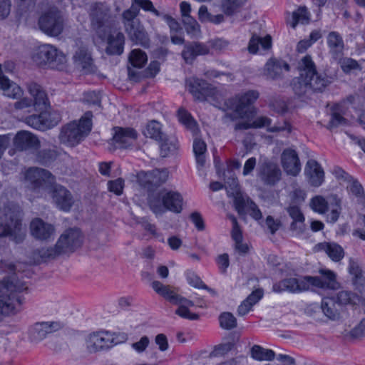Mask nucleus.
<instances>
[{
  "label": "nucleus",
  "mask_w": 365,
  "mask_h": 365,
  "mask_svg": "<svg viewBox=\"0 0 365 365\" xmlns=\"http://www.w3.org/2000/svg\"><path fill=\"white\" fill-rule=\"evenodd\" d=\"M300 75L291 83L294 93L299 96H309L313 93H322L332 82L333 78L319 73L309 55L304 56L299 62Z\"/></svg>",
  "instance_id": "f257e3e1"
},
{
  "label": "nucleus",
  "mask_w": 365,
  "mask_h": 365,
  "mask_svg": "<svg viewBox=\"0 0 365 365\" xmlns=\"http://www.w3.org/2000/svg\"><path fill=\"white\" fill-rule=\"evenodd\" d=\"M26 289L25 282L15 274L0 281V320L19 312L24 301L21 293Z\"/></svg>",
  "instance_id": "f03ea898"
},
{
  "label": "nucleus",
  "mask_w": 365,
  "mask_h": 365,
  "mask_svg": "<svg viewBox=\"0 0 365 365\" xmlns=\"http://www.w3.org/2000/svg\"><path fill=\"white\" fill-rule=\"evenodd\" d=\"M148 206L156 215H163L167 210L178 214L182 210L183 197L177 191L163 189L149 195Z\"/></svg>",
  "instance_id": "7ed1b4c3"
},
{
  "label": "nucleus",
  "mask_w": 365,
  "mask_h": 365,
  "mask_svg": "<svg viewBox=\"0 0 365 365\" xmlns=\"http://www.w3.org/2000/svg\"><path fill=\"white\" fill-rule=\"evenodd\" d=\"M91 120L86 118L80 120L79 123L73 122L61 128L59 140L70 146H75L83 140L91 130Z\"/></svg>",
  "instance_id": "20e7f679"
},
{
  "label": "nucleus",
  "mask_w": 365,
  "mask_h": 365,
  "mask_svg": "<svg viewBox=\"0 0 365 365\" xmlns=\"http://www.w3.org/2000/svg\"><path fill=\"white\" fill-rule=\"evenodd\" d=\"M38 25L43 34L56 37L61 34L64 29L65 18L60 10L52 8L40 16Z\"/></svg>",
  "instance_id": "39448f33"
},
{
  "label": "nucleus",
  "mask_w": 365,
  "mask_h": 365,
  "mask_svg": "<svg viewBox=\"0 0 365 365\" xmlns=\"http://www.w3.org/2000/svg\"><path fill=\"white\" fill-rule=\"evenodd\" d=\"M21 213L19 208L16 206L8 207L5 210L4 217L6 222H4L0 219V237L4 236H15L16 242L22 240L21 232Z\"/></svg>",
  "instance_id": "423d86ee"
},
{
  "label": "nucleus",
  "mask_w": 365,
  "mask_h": 365,
  "mask_svg": "<svg viewBox=\"0 0 365 365\" xmlns=\"http://www.w3.org/2000/svg\"><path fill=\"white\" fill-rule=\"evenodd\" d=\"M259 98V93L257 91L250 90L245 93L227 100V105L233 109V113H226L225 117L231 120L237 118H243L247 113L250 106L253 104Z\"/></svg>",
  "instance_id": "0eeeda50"
},
{
  "label": "nucleus",
  "mask_w": 365,
  "mask_h": 365,
  "mask_svg": "<svg viewBox=\"0 0 365 365\" xmlns=\"http://www.w3.org/2000/svg\"><path fill=\"white\" fill-rule=\"evenodd\" d=\"M25 180L31 189L39 191L48 190L56 181V177L48 170L40 168H29L25 173Z\"/></svg>",
  "instance_id": "6e6552de"
},
{
  "label": "nucleus",
  "mask_w": 365,
  "mask_h": 365,
  "mask_svg": "<svg viewBox=\"0 0 365 365\" xmlns=\"http://www.w3.org/2000/svg\"><path fill=\"white\" fill-rule=\"evenodd\" d=\"M34 60L39 64H48L52 68L61 69L66 62V56L56 47L45 44L38 48Z\"/></svg>",
  "instance_id": "1a4fd4ad"
},
{
  "label": "nucleus",
  "mask_w": 365,
  "mask_h": 365,
  "mask_svg": "<svg viewBox=\"0 0 365 365\" xmlns=\"http://www.w3.org/2000/svg\"><path fill=\"white\" fill-rule=\"evenodd\" d=\"M282 170L277 163L264 159L260 161L257 170V176L263 185L274 186L282 179Z\"/></svg>",
  "instance_id": "9d476101"
},
{
  "label": "nucleus",
  "mask_w": 365,
  "mask_h": 365,
  "mask_svg": "<svg viewBox=\"0 0 365 365\" xmlns=\"http://www.w3.org/2000/svg\"><path fill=\"white\" fill-rule=\"evenodd\" d=\"M48 192L58 209L64 212L71 210L75 201L72 193L66 187L55 181L48 187Z\"/></svg>",
  "instance_id": "9b49d317"
},
{
  "label": "nucleus",
  "mask_w": 365,
  "mask_h": 365,
  "mask_svg": "<svg viewBox=\"0 0 365 365\" xmlns=\"http://www.w3.org/2000/svg\"><path fill=\"white\" fill-rule=\"evenodd\" d=\"M86 347L89 352L96 353L108 349L116 344L113 335L105 331H96L91 334L86 339Z\"/></svg>",
  "instance_id": "f8f14e48"
},
{
  "label": "nucleus",
  "mask_w": 365,
  "mask_h": 365,
  "mask_svg": "<svg viewBox=\"0 0 365 365\" xmlns=\"http://www.w3.org/2000/svg\"><path fill=\"white\" fill-rule=\"evenodd\" d=\"M83 242V235L80 230L71 228L66 230L57 241V247L63 254L73 252L80 247Z\"/></svg>",
  "instance_id": "ddd939ff"
},
{
  "label": "nucleus",
  "mask_w": 365,
  "mask_h": 365,
  "mask_svg": "<svg viewBox=\"0 0 365 365\" xmlns=\"http://www.w3.org/2000/svg\"><path fill=\"white\" fill-rule=\"evenodd\" d=\"M309 280L306 276L297 279L294 277L285 278L276 282L272 286V290L274 292L281 293L288 292L289 293H300L309 289Z\"/></svg>",
  "instance_id": "4468645a"
},
{
  "label": "nucleus",
  "mask_w": 365,
  "mask_h": 365,
  "mask_svg": "<svg viewBox=\"0 0 365 365\" xmlns=\"http://www.w3.org/2000/svg\"><path fill=\"white\" fill-rule=\"evenodd\" d=\"M151 287L157 294L173 304L185 306L187 308L194 306L192 301L176 294L174 291L170 289V286L165 285L159 281H153L151 284Z\"/></svg>",
  "instance_id": "2eb2a0df"
},
{
  "label": "nucleus",
  "mask_w": 365,
  "mask_h": 365,
  "mask_svg": "<svg viewBox=\"0 0 365 365\" xmlns=\"http://www.w3.org/2000/svg\"><path fill=\"white\" fill-rule=\"evenodd\" d=\"M189 91L195 99L205 101L214 94L213 88L206 81L197 78H191L187 81Z\"/></svg>",
  "instance_id": "dca6fc26"
},
{
  "label": "nucleus",
  "mask_w": 365,
  "mask_h": 365,
  "mask_svg": "<svg viewBox=\"0 0 365 365\" xmlns=\"http://www.w3.org/2000/svg\"><path fill=\"white\" fill-rule=\"evenodd\" d=\"M12 139L15 149L19 151L36 150L40 147L38 138L26 130L19 131Z\"/></svg>",
  "instance_id": "f3484780"
},
{
  "label": "nucleus",
  "mask_w": 365,
  "mask_h": 365,
  "mask_svg": "<svg viewBox=\"0 0 365 365\" xmlns=\"http://www.w3.org/2000/svg\"><path fill=\"white\" fill-rule=\"evenodd\" d=\"M63 327V324L58 321L37 322L32 328L31 337L34 341H39Z\"/></svg>",
  "instance_id": "a211bd4d"
},
{
  "label": "nucleus",
  "mask_w": 365,
  "mask_h": 365,
  "mask_svg": "<svg viewBox=\"0 0 365 365\" xmlns=\"http://www.w3.org/2000/svg\"><path fill=\"white\" fill-rule=\"evenodd\" d=\"M281 163L287 175L296 176L301 170V163L295 150L286 148L281 155Z\"/></svg>",
  "instance_id": "6ab92c4d"
},
{
  "label": "nucleus",
  "mask_w": 365,
  "mask_h": 365,
  "mask_svg": "<svg viewBox=\"0 0 365 365\" xmlns=\"http://www.w3.org/2000/svg\"><path fill=\"white\" fill-rule=\"evenodd\" d=\"M289 65L284 61L271 58L264 65L263 76L269 80H277L282 78L284 70L289 71Z\"/></svg>",
  "instance_id": "aec40b11"
},
{
  "label": "nucleus",
  "mask_w": 365,
  "mask_h": 365,
  "mask_svg": "<svg viewBox=\"0 0 365 365\" xmlns=\"http://www.w3.org/2000/svg\"><path fill=\"white\" fill-rule=\"evenodd\" d=\"M27 88L33 97L32 106L36 110L44 111L50 106V103L46 91L42 87L34 82L28 83Z\"/></svg>",
  "instance_id": "412c9836"
},
{
  "label": "nucleus",
  "mask_w": 365,
  "mask_h": 365,
  "mask_svg": "<svg viewBox=\"0 0 365 365\" xmlns=\"http://www.w3.org/2000/svg\"><path fill=\"white\" fill-rule=\"evenodd\" d=\"M138 136V132L132 128H115L113 140L119 148H127L133 145Z\"/></svg>",
  "instance_id": "4be33fe9"
},
{
  "label": "nucleus",
  "mask_w": 365,
  "mask_h": 365,
  "mask_svg": "<svg viewBox=\"0 0 365 365\" xmlns=\"http://www.w3.org/2000/svg\"><path fill=\"white\" fill-rule=\"evenodd\" d=\"M321 277L306 276L309 280V287L314 286L322 289H336L338 288V283L336 281L335 274L329 270L321 269Z\"/></svg>",
  "instance_id": "5701e85b"
},
{
  "label": "nucleus",
  "mask_w": 365,
  "mask_h": 365,
  "mask_svg": "<svg viewBox=\"0 0 365 365\" xmlns=\"http://www.w3.org/2000/svg\"><path fill=\"white\" fill-rule=\"evenodd\" d=\"M286 211L292 220L289 230L297 235L302 234L305 230V217L300 207L290 205L286 208Z\"/></svg>",
  "instance_id": "b1692460"
},
{
  "label": "nucleus",
  "mask_w": 365,
  "mask_h": 365,
  "mask_svg": "<svg viewBox=\"0 0 365 365\" xmlns=\"http://www.w3.org/2000/svg\"><path fill=\"white\" fill-rule=\"evenodd\" d=\"M31 235L40 240H48L54 234V227L52 225L44 222L41 219L36 218L31 222Z\"/></svg>",
  "instance_id": "393cba45"
},
{
  "label": "nucleus",
  "mask_w": 365,
  "mask_h": 365,
  "mask_svg": "<svg viewBox=\"0 0 365 365\" xmlns=\"http://www.w3.org/2000/svg\"><path fill=\"white\" fill-rule=\"evenodd\" d=\"M209 48L200 42H189L185 44L182 51V56L187 63H192L197 56L206 55L209 53Z\"/></svg>",
  "instance_id": "a878e982"
},
{
  "label": "nucleus",
  "mask_w": 365,
  "mask_h": 365,
  "mask_svg": "<svg viewBox=\"0 0 365 365\" xmlns=\"http://www.w3.org/2000/svg\"><path fill=\"white\" fill-rule=\"evenodd\" d=\"M108 13V9L102 3L97 2L91 6L89 16L94 30L97 31L103 26Z\"/></svg>",
  "instance_id": "bb28decb"
},
{
  "label": "nucleus",
  "mask_w": 365,
  "mask_h": 365,
  "mask_svg": "<svg viewBox=\"0 0 365 365\" xmlns=\"http://www.w3.org/2000/svg\"><path fill=\"white\" fill-rule=\"evenodd\" d=\"M305 173L312 186L319 187L322 184L324 173L321 165L316 160H309L307 161Z\"/></svg>",
  "instance_id": "cd10ccee"
},
{
  "label": "nucleus",
  "mask_w": 365,
  "mask_h": 365,
  "mask_svg": "<svg viewBox=\"0 0 365 365\" xmlns=\"http://www.w3.org/2000/svg\"><path fill=\"white\" fill-rule=\"evenodd\" d=\"M345 184L350 199L356 200L358 204L362 206H365V190L361 182L352 176Z\"/></svg>",
  "instance_id": "c85d7f7f"
},
{
  "label": "nucleus",
  "mask_w": 365,
  "mask_h": 365,
  "mask_svg": "<svg viewBox=\"0 0 365 365\" xmlns=\"http://www.w3.org/2000/svg\"><path fill=\"white\" fill-rule=\"evenodd\" d=\"M0 88L3 91L4 95L13 98L18 99L23 96V91L16 83L10 81L4 75L0 64Z\"/></svg>",
  "instance_id": "c756f323"
},
{
  "label": "nucleus",
  "mask_w": 365,
  "mask_h": 365,
  "mask_svg": "<svg viewBox=\"0 0 365 365\" xmlns=\"http://www.w3.org/2000/svg\"><path fill=\"white\" fill-rule=\"evenodd\" d=\"M141 175L145 178L144 185L158 187L167 180L168 171L167 169H155L148 172H141L139 176Z\"/></svg>",
  "instance_id": "7c9ffc66"
},
{
  "label": "nucleus",
  "mask_w": 365,
  "mask_h": 365,
  "mask_svg": "<svg viewBox=\"0 0 365 365\" xmlns=\"http://www.w3.org/2000/svg\"><path fill=\"white\" fill-rule=\"evenodd\" d=\"M331 118L326 126L327 129L332 130L340 125L348 124V120L344 117L346 109L342 103H335L331 107Z\"/></svg>",
  "instance_id": "2f4dec72"
},
{
  "label": "nucleus",
  "mask_w": 365,
  "mask_h": 365,
  "mask_svg": "<svg viewBox=\"0 0 365 365\" xmlns=\"http://www.w3.org/2000/svg\"><path fill=\"white\" fill-rule=\"evenodd\" d=\"M327 45L329 53L337 59L343 55L344 43L342 36L336 31H331L327 36Z\"/></svg>",
  "instance_id": "473e14b6"
},
{
  "label": "nucleus",
  "mask_w": 365,
  "mask_h": 365,
  "mask_svg": "<svg viewBox=\"0 0 365 365\" xmlns=\"http://www.w3.org/2000/svg\"><path fill=\"white\" fill-rule=\"evenodd\" d=\"M129 38L136 45H140L144 48H148L150 45V39L148 34L140 23L135 25L131 29H125Z\"/></svg>",
  "instance_id": "72a5a7b5"
},
{
  "label": "nucleus",
  "mask_w": 365,
  "mask_h": 365,
  "mask_svg": "<svg viewBox=\"0 0 365 365\" xmlns=\"http://www.w3.org/2000/svg\"><path fill=\"white\" fill-rule=\"evenodd\" d=\"M125 36L121 32L115 36L109 35L107 39L106 52L108 55H120L123 52Z\"/></svg>",
  "instance_id": "f704fd0d"
},
{
  "label": "nucleus",
  "mask_w": 365,
  "mask_h": 365,
  "mask_svg": "<svg viewBox=\"0 0 365 365\" xmlns=\"http://www.w3.org/2000/svg\"><path fill=\"white\" fill-rule=\"evenodd\" d=\"M318 250L324 252L333 261H340L344 255L343 248L335 242H322L316 245Z\"/></svg>",
  "instance_id": "c9c22d12"
},
{
  "label": "nucleus",
  "mask_w": 365,
  "mask_h": 365,
  "mask_svg": "<svg viewBox=\"0 0 365 365\" xmlns=\"http://www.w3.org/2000/svg\"><path fill=\"white\" fill-rule=\"evenodd\" d=\"M75 61L81 66L86 73L94 71L93 59L90 53L85 48H79L73 56Z\"/></svg>",
  "instance_id": "e433bc0d"
},
{
  "label": "nucleus",
  "mask_w": 365,
  "mask_h": 365,
  "mask_svg": "<svg viewBox=\"0 0 365 365\" xmlns=\"http://www.w3.org/2000/svg\"><path fill=\"white\" fill-rule=\"evenodd\" d=\"M259 46H261L262 48L267 51L272 47V38L269 35H267L265 37L262 38L256 34L252 35L248 45V51L250 53H256L259 50Z\"/></svg>",
  "instance_id": "4c0bfd02"
},
{
  "label": "nucleus",
  "mask_w": 365,
  "mask_h": 365,
  "mask_svg": "<svg viewBox=\"0 0 365 365\" xmlns=\"http://www.w3.org/2000/svg\"><path fill=\"white\" fill-rule=\"evenodd\" d=\"M143 135L146 138H150L156 141L163 140L165 137L162 132L161 125L157 120H153L149 121L143 130Z\"/></svg>",
  "instance_id": "58836bf2"
},
{
  "label": "nucleus",
  "mask_w": 365,
  "mask_h": 365,
  "mask_svg": "<svg viewBox=\"0 0 365 365\" xmlns=\"http://www.w3.org/2000/svg\"><path fill=\"white\" fill-rule=\"evenodd\" d=\"M251 356L257 361H271L275 358V353L272 349H264L259 345H254L250 350Z\"/></svg>",
  "instance_id": "ea45409f"
},
{
  "label": "nucleus",
  "mask_w": 365,
  "mask_h": 365,
  "mask_svg": "<svg viewBox=\"0 0 365 365\" xmlns=\"http://www.w3.org/2000/svg\"><path fill=\"white\" fill-rule=\"evenodd\" d=\"M228 197H233L235 210L240 215L245 214L246 210L250 205V202H253L247 195H243L240 190Z\"/></svg>",
  "instance_id": "a19ab883"
},
{
  "label": "nucleus",
  "mask_w": 365,
  "mask_h": 365,
  "mask_svg": "<svg viewBox=\"0 0 365 365\" xmlns=\"http://www.w3.org/2000/svg\"><path fill=\"white\" fill-rule=\"evenodd\" d=\"M206 143L200 138H195L193 142V152L197 166L203 167L205 164Z\"/></svg>",
  "instance_id": "79ce46f5"
},
{
  "label": "nucleus",
  "mask_w": 365,
  "mask_h": 365,
  "mask_svg": "<svg viewBox=\"0 0 365 365\" xmlns=\"http://www.w3.org/2000/svg\"><path fill=\"white\" fill-rule=\"evenodd\" d=\"M160 154L162 158H166L173 154L178 149V140L175 138H163L160 140Z\"/></svg>",
  "instance_id": "37998d69"
},
{
  "label": "nucleus",
  "mask_w": 365,
  "mask_h": 365,
  "mask_svg": "<svg viewBox=\"0 0 365 365\" xmlns=\"http://www.w3.org/2000/svg\"><path fill=\"white\" fill-rule=\"evenodd\" d=\"M128 60L133 67L143 68L147 63L148 57L145 52L138 48L130 51Z\"/></svg>",
  "instance_id": "c03bdc74"
},
{
  "label": "nucleus",
  "mask_w": 365,
  "mask_h": 365,
  "mask_svg": "<svg viewBox=\"0 0 365 365\" xmlns=\"http://www.w3.org/2000/svg\"><path fill=\"white\" fill-rule=\"evenodd\" d=\"M310 19V15L306 6H300L292 13V21L291 26L295 28L299 23L302 24H308Z\"/></svg>",
  "instance_id": "a18cd8bd"
},
{
  "label": "nucleus",
  "mask_w": 365,
  "mask_h": 365,
  "mask_svg": "<svg viewBox=\"0 0 365 365\" xmlns=\"http://www.w3.org/2000/svg\"><path fill=\"white\" fill-rule=\"evenodd\" d=\"M56 157L57 153L54 150L43 149L38 152L36 161L43 165H48L56 160Z\"/></svg>",
  "instance_id": "49530a36"
},
{
  "label": "nucleus",
  "mask_w": 365,
  "mask_h": 365,
  "mask_svg": "<svg viewBox=\"0 0 365 365\" xmlns=\"http://www.w3.org/2000/svg\"><path fill=\"white\" fill-rule=\"evenodd\" d=\"M220 326L223 329L231 330L237 327V319L231 312H222L219 316Z\"/></svg>",
  "instance_id": "de8ad7c7"
},
{
  "label": "nucleus",
  "mask_w": 365,
  "mask_h": 365,
  "mask_svg": "<svg viewBox=\"0 0 365 365\" xmlns=\"http://www.w3.org/2000/svg\"><path fill=\"white\" fill-rule=\"evenodd\" d=\"M44 118L43 111H40L38 115H32L26 118V123L36 130H43L47 129Z\"/></svg>",
  "instance_id": "09e8293b"
},
{
  "label": "nucleus",
  "mask_w": 365,
  "mask_h": 365,
  "mask_svg": "<svg viewBox=\"0 0 365 365\" xmlns=\"http://www.w3.org/2000/svg\"><path fill=\"white\" fill-rule=\"evenodd\" d=\"M321 307L324 314L330 319H336L339 317V313L334 307V302L329 299H323Z\"/></svg>",
  "instance_id": "8fccbe9b"
},
{
  "label": "nucleus",
  "mask_w": 365,
  "mask_h": 365,
  "mask_svg": "<svg viewBox=\"0 0 365 365\" xmlns=\"http://www.w3.org/2000/svg\"><path fill=\"white\" fill-rule=\"evenodd\" d=\"M339 63L341 70L346 74H349L353 71H360L361 69V67L359 63L351 58L346 57L341 58Z\"/></svg>",
  "instance_id": "3c124183"
},
{
  "label": "nucleus",
  "mask_w": 365,
  "mask_h": 365,
  "mask_svg": "<svg viewBox=\"0 0 365 365\" xmlns=\"http://www.w3.org/2000/svg\"><path fill=\"white\" fill-rule=\"evenodd\" d=\"M310 206L314 212L319 214H324L328 211V202L320 195L315 196L312 199Z\"/></svg>",
  "instance_id": "603ef678"
},
{
  "label": "nucleus",
  "mask_w": 365,
  "mask_h": 365,
  "mask_svg": "<svg viewBox=\"0 0 365 365\" xmlns=\"http://www.w3.org/2000/svg\"><path fill=\"white\" fill-rule=\"evenodd\" d=\"M229 176H225V185H224L226 188L227 196L240 191V185L237 178L232 172H229Z\"/></svg>",
  "instance_id": "864d4df0"
},
{
  "label": "nucleus",
  "mask_w": 365,
  "mask_h": 365,
  "mask_svg": "<svg viewBox=\"0 0 365 365\" xmlns=\"http://www.w3.org/2000/svg\"><path fill=\"white\" fill-rule=\"evenodd\" d=\"M182 22L186 32L192 36H195L200 31V26L197 21L191 16L182 18Z\"/></svg>",
  "instance_id": "5fc2aeb1"
},
{
  "label": "nucleus",
  "mask_w": 365,
  "mask_h": 365,
  "mask_svg": "<svg viewBox=\"0 0 365 365\" xmlns=\"http://www.w3.org/2000/svg\"><path fill=\"white\" fill-rule=\"evenodd\" d=\"M39 256L45 259H52L56 257L63 255L61 250L57 247V243L53 247L41 248L38 250Z\"/></svg>",
  "instance_id": "6e6d98bb"
},
{
  "label": "nucleus",
  "mask_w": 365,
  "mask_h": 365,
  "mask_svg": "<svg viewBox=\"0 0 365 365\" xmlns=\"http://www.w3.org/2000/svg\"><path fill=\"white\" fill-rule=\"evenodd\" d=\"M122 18L125 30L127 29L130 30L135 25H138V24L140 23L139 19H137V16L127 9L123 12Z\"/></svg>",
  "instance_id": "4d7b16f0"
},
{
  "label": "nucleus",
  "mask_w": 365,
  "mask_h": 365,
  "mask_svg": "<svg viewBox=\"0 0 365 365\" xmlns=\"http://www.w3.org/2000/svg\"><path fill=\"white\" fill-rule=\"evenodd\" d=\"M43 115L45 117L44 120L47 129L56 126L61 119L60 113L56 111L46 112V110H44L43 111Z\"/></svg>",
  "instance_id": "13d9d810"
},
{
  "label": "nucleus",
  "mask_w": 365,
  "mask_h": 365,
  "mask_svg": "<svg viewBox=\"0 0 365 365\" xmlns=\"http://www.w3.org/2000/svg\"><path fill=\"white\" fill-rule=\"evenodd\" d=\"M123 187L124 180L122 178H118L115 180L108 182V190L117 195H120L123 193Z\"/></svg>",
  "instance_id": "bf43d9fd"
},
{
  "label": "nucleus",
  "mask_w": 365,
  "mask_h": 365,
  "mask_svg": "<svg viewBox=\"0 0 365 365\" xmlns=\"http://www.w3.org/2000/svg\"><path fill=\"white\" fill-rule=\"evenodd\" d=\"M178 308L175 310V313L182 318L187 319L189 320H198L200 318L199 314L192 313L188 308L185 306L178 305Z\"/></svg>",
  "instance_id": "052dcab7"
},
{
  "label": "nucleus",
  "mask_w": 365,
  "mask_h": 365,
  "mask_svg": "<svg viewBox=\"0 0 365 365\" xmlns=\"http://www.w3.org/2000/svg\"><path fill=\"white\" fill-rule=\"evenodd\" d=\"M265 225L267 227L269 232L274 235L277 231L281 227L282 222L278 219H274L272 216L268 215L266 217Z\"/></svg>",
  "instance_id": "680f3d73"
},
{
  "label": "nucleus",
  "mask_w": 365,
  "mask_h": 365,
  "mask_svg": "<svg viewBox=\"0 0 365 365\" xmlns=\"http://www.w3.org/2000/svg\"><path fill=\"white\" fill-rule=\"evenodd\" d=\"M178 115L179 120L186 126L191 128L194 125L195 121L190 113L184 108H180L178 110Z\"/></svg>",
  "instance_id": "e2e57ef3"
},
{
  "label": "nucleus",
  "mask_w": 365,
  "mask_h": 365,
  "mask_svg": "<svg viewBox=\"0 0 365 365\" xmlns=\"http://www.w3.org/2000/svg\"><path fill=\"white\" fill-rule=\"evenodd\" d=\"M150 344V339L147 336H143L140 339L131 344V347L138 353L143 352Z\"/></svg>",
  "instance_id": "0e129e2a"
},
{
  "label": "nucleus",
  "mask_w": 365,
  "mask_h": 365,
  "mask_svg": "<svg viewBox=\"0 0 365 365\" xmlns=\"http://www.w3.org/2000/svg\"><path fill=\"white\" fill-rule=\"evenodd\" d=\"M354 294L349 291H341L337 294L336 302L339 304L346 305L352 301Z\"/></svg>",
  "instance_id": "69168bd1"
},
{
  "label": "nucleus",
  "mask_w": 365,
  "mask_h": 365,
  "mask_svg": "<svg viewBox=\"0 0 365 365\" xmlns=\"http://www.w3.org/2000/svg\"><path fill=\"white\" fill-rule=\"evenodd\" d=\"M246 211L257 221H259L262 219V213L254 201L250 202V205Z\"/></svg>",
  "instance_id": "338daca9"
},
{
  "label": "nucleus",
  "mask_w": 365,
  "mask_h": 365,
  "mask_svg": "<svg viewBox=\"0 0 365 365\" xmlns=\"http://www.w3.org/2000/svg\"><path fill=\"white\" fill-rule=\"evenodd\" d=\"M350 336L355 339L365 336V319H363L357 326L351 330Z\"/></svg>",
  "instance_id": "774afa93"
}]
</instances>
